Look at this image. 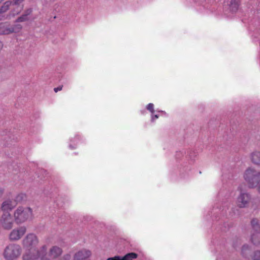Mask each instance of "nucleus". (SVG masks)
<instances>
[{"label": "nucleus", "mask_w": 260, "mask_h": 260, "mask_svg": "<svg viewBox=\"0 0 260 260\" xmlns=\"http://www.w3.org/2000/svg\"><path fill=\"white\" fill-rule=\"evenodd\" d=\"M141 114H143L144 113V111H141Z\"/></svg>", "instance_id": "nucleus-36"}, {"label": "nucleus", "mask_w": 260, "mask_h": 260, "mask_svg": "<svg viewBox=\"0 0 260 260\" xmlns=\"http://www.w3.org/2000/svg\"><path fill=\"white\" fill-rule=\"evenodd\" d=\"M249 250V246L248 245H244L242 246V254L244 256H246V253H245V251L246 250Z\"/></svg>", "instance_id": "nucleus-29"}, {"label": "nucleus", "mask_w": 260, "mask_h": 260, "mask_svg": "<svg viewBox=\"0 0 260 260\" xmlns=\"http://www.w3.org/2000/svg\"><path fill=\"white\" fill-rule=\"evenodd\" d=\"M85 138L79 133L76 134L73 137L69 139V148L71 150H74L78 147V146L85 142Z\"/></svg>", "instance_id": "nucleus-11"}, {"label": "nucleus", "mask_w": 260, "mask_h": 260, "mask_svg": "<svg viewBox=\"0 0 260 260\" xmlns=\"http://www.w3.org/2000/svg\"><path fill=\"white\" fill-rule=\"evenodd\" d=\"M28 17H26L23 14L20 17H19L16 20V22H22L28 20Z\"/></svg>", "instance_id": "nucleus-25"}, {"label": "nucleus", "mask_w": 260, "mask_h": 260, "mask_svg": "<svg viewBox=\"0 0 260 260\" xmlns=\"http://www.w3.org/2000/svg\"><path fill=\"white\" fill-rule=\"evenodd\" d=\"M39 241L36 235L32 233L27 234L22 241L24 248L27 249L24 254H27L33 250L39 251V249L36 247Z\"/></svg>", "instance_id": "nucleus-5"}, {"label": "nucleus", "mask_w": 260, "mask_h": 260, "mask_svg": "<svg viewBox=\"0 0 260 260\" xmlns=\"http://www.w3.org/2000/svg\"><path fill=\"white\" fill-rule=\"evenodd\" d=\"M71 258V255L67 254L64 255L62 257L60 258L58 260H69Z\"/></svg>", "instance_id": "nucleus-32"}, {"label": "nucleus", "mask_w": 260, "mask_h": 260, "mask_svg": "<svg viewBox=\"0 0 260 260\" xmlns=\"http://www.w3.org/2000/svg\"><path fill=\"white\" fill-rule=\"evenodd\" d=\"M239 6V0H231L230 9L232 12H236L238 9Z\"/></svg>", "instance_id": "nucleus-19"}, {"label": "nucleus", "mask_w": 260, "mask_h": 260, "mask_svg": "<svg viewBox=\"0 0 260 260\" xmlns=\"http://www.w3.org/2000/svg\"><path fill=\"white\" fill-rule=\"evenodd\" d=\"M251 225L253 233L251 236V242L255 245L259 244L260 242V225L256 219H253L251 221Z\"/></svg>", "instance_id": "nucleus-7"}, {"label": "nucleus", "mask_w": 260, "mask_h": 260, "mask_svg": "<svg viewBox=\"0 0 260 260\" xmlns=\"http://www.w3.org/2000/svg\"><path fill=\"white\" fill-rule=\"evenodd\" d=\"M62 88V86H59L57 87H56V88H54V91L55 92H58V91H60L61 90Z\"/></svg>", "instance_id": "nucleus-33"}, {"label": "nucleus", "mask_w": 260, "mask_h": 260, "mask_svg": "<svg viewBox=\"0 0 260 260\" xmlns=\"http://www.w3.org/2000/svg\"><path fill=\"white\" fill-rule=\"evenodd\" d=\"M91 251L85 249L76 252L74 256V260H84L91 255Z\"/></svg>", "instance_id": "nucleus-14"}, {"label": "nucleus", "mask_w": 260, "mask_h": 260, "mask_svg": "<svg viewBox=\"0 0 260 260\" xmlns=\"http://www.w3.org/2000/svg\"><path fill=\"white\" fill-rule=\"evenodd\" d=\"M26 195L23 193H20L18 194L15 198V200L14 201L16 205L18 203H22L26 200Z\"/></svg>", "instance_id": "nucleus-20"}, {"label": "nucleus", "mask_w": 260, "mask_h": 260, "mask_svg": "<svg viewBox=\"0 0 260 260\" xmlns=\"http://www.w3.org/2000/svg\"><path fill=\"white\" fill-rule=\"evenodd\" d=\"M259 192H260V185H259Z\"/></svg>", "instance_id": "nucleus-37"}, {"label": "nucleus", "mask_w": 260, "mask_h": 260, "mask_svg": "<svg viewBox=\"0 0 260 260\" xmlns=\"http://www.w3.org/2000/svg\"><path fill=\"white\" fill-rule=\"evenodd\" d=\"M14 219L9 212L3 213L0 217V222L5 230H10L13 226Z\"/></svg>", "instance_id": "nucleus-8"}, {"label": "nucleus", "mask_w": 260, "mask_h": 260, "mask_svg": "<svg viewBox=\"0 0 260 260\" xmlns=\"http://www.w3.org/2000/svg\"><path fill=\"white\" fill-rule=\"evenodd\" d=\"M4 188L0 187V198L2 197L4 193Z\"/></svg>", "instance_id": "nucleus-34"}, {"label": "nucleus", "mask_w": 260, "mask_h": 260, "mask_svg": "<svg viewBox=\"0 0 260 260\" xmlns=\"http://www.w3.org/2000/svg\"><path fill=\"white\" fill-rule=\"evenodd\" d=\"M16 206V203L10 199H7L4 201L1 207V209L4 212H9V211L12 210Z\"/></svg>", "instance_id": "nucleus-13"}, {"label": "nucleus", "mask_w": 260, "mask_h": 260, "mask_svg": "<svg viewBox=\"0 0 260 260\" xmlns=\"http://www.w3.org/2000/svg\"><path fill=\"white\" fill-rule=\"evenodd\" d=\"M244 178L249 188H258L260 186V171L253 168H247L244 173Z\"/></svg>", "instance_id": "nucleus-2"}, {"label": "nucleus", "mask_w": 260, "mask_h": 260, "mask_svg": "<svg viewBox=\"0 0 260 260\" xmlns=\"http://www.w3.org/2000/svg\"><path fill=\"white\" fill-rule=\"evenodd\" d=\"M252 162L256 165L260 166V152L254 151L250 155Z\"/></svg>", "instance_id": "nucleus-17"}, {"label": "nucleus", "mask_w": 260, "mask_h": 260, "mask_svg": "<svg viewBox=\"0 0 260 260\" xmlns=\"http://www.w3.org/2000/svg\"><path fill=\"white\" fill-rule=\"evenodd\" d=\"M63 215L60 213H58V219L57 220V222L58 224L61 223L64 221V218L66 217V215H63V218L62 217Z\"/></svg>", "instance_id": "nucleus-26"}, {"label": "nucleus", "mask_w": 260, "mask_h": 260, "mask_svg": "<svg viewBox=\"0 0 260 260\" xmlns=\"http://www.w3.org/2000/svg\"><path fill=\"white\" fill-rule=\"evenodd\" d=\"M160 116H167V114L166 115H163L161 113H153L152 114H151V119L150 121L151 122H154L155 120L159 118Z\"/></svg>", "instance_id": "nucleus-23"}, {"label": "nucleus", "mask_w": 260, "mask_h": 260, "mask_svg": "<svg viewBox=\"0 0 260 260\" xmlns=\"http://www.w3.org/2000/svg\"><path fill=\"white\" fill-rule=\"evenodd\" d=\"M219 213L222 215H224L226 214V210L224 208L221 209V208H214L211 212V215H215V217H216L217 214Z\"/></svg>", "instance_id": "nucleus-22"}, {"label": "nucleus", "mask_w": 260, "mask_h": 260, "mask_svg": "<svg viewBox=\"0 0 260 260\" xmlns=\"http://www.w3.org/2000/svg\"><path fill=\"white\" fill-rule=\"evenodd\" d=\"M184 153H185L184 151L177 152L176 155H175L176 159H180L181 157L184 156Z\"/></svg>", "instance_id": "nucleus-30"}, {"label": "nucleus", "mask_w": 260, "mask_h": 260, "mask_svg": "<svg viewBox=\"0 0 260 260\" xmlns=\"http://www.w3.org/2000/svg\"><path fill=\"white\" fill-rule=\"evenodd\" d=\"M250 199L251 196L248 193L241 191L237 199V205L239 208H246L248 206Z\"/></svg>", "instance_id": "nucleus-10"}, {"label": "nucleus", "mask_w": 260, "mask_h": 260, "mask_svg": "<svg viewBox=\"0 0 260 260\" xmlns=\"http://www.w3.org/2000/svg\"><path fill=\"white\" fill-rule=\"evenodd\" d=\"M197 156V154L195 151H190L188 155L190 161L188 162L184 161L183 163L181 165L180 168H177V170H170L169 172L170 178L172 179L174 178L177 174H179L181 177H185V175L187 174L190 170L191 166L192 165L193 160Z\"/></svg>", "instance_id": "nucleus-1"}, {"label": "nucleus", "mask_w": 260, "mask_h": 260, "mask_svg": "<svg viewBox=\"0 0 260 260\" xmlns=\"http://www.w3.org/2000/svg\"><path fill=\"white\" fill-rule=\"evenodd\" d=\"M138 255L135 252H129L123 256L116 255L114 257H109L107 260H136Z\"/></svg>", "instance_id": "nucleus-12"}, {"label": "nucleus", "mask_w": 260, "mask_h": 260, "mask_svg": "<svg viewBox=\"0 0 260 260\" xmlns=\"http://www.w3.org/2000/svg\"><path fill=\"white\" fill-rule=\"evenodd\" d=\"M21 251L22 249L19 245L10 243L5 248L3 256L6 260H15L19 257Z\"/></svg>", "instance_id": "nucleus-4"}, {"label": "nucleus", "mask_w": 260, "mask_h": 260, "mask_svg": "<svg viewBox=\"0 0 260 260\" xmlns=\"http://www.w3.org/2000/svg\"><path fill=\"white\" fill-rule=\"evenodd\" d=\"M10 28H12L14 30L13 32H17L21 29L22 26L20 24L10 25Z\"/></svg>", "instance_id": "nucleus-24"}, {"label": "nucleus", "mask_w": 260, "mask_h": 260, "mask_svg": "<svg viewBox=\"0 0 260 260\" xmlns=\"http://www.w3.org/2000/svg\"><path fill=\"white\" fill-rule=\"evenodd\" d=\"M32 12V9H28L26 11H25L23 14L26 17H28V16Z\"/></svg>", "instance_id": "nucleus-31"}, {"label": "nucleus", "mask_w": 260, "mask_h": 260, "mask_svg": "<svg viewBox=\"0 0 260 260\" xmlns=\"http://www.w3.org/2000/svg\"><path fill=\"white\" fill-rule=\"evenodd\" d=\"M253 260H260V251H256L254 253V255L253 256Z\"/></svg>", "instance_id": "nucleus-27"}, {"label": "nucleus", "mask_w": 260, "mask_h": 260, "mask_svg": "<svg viewBox=\"0 0 260 260\" xmlns=\"http://www.w3.org/2000/svg\"><path fill=\"white\" fill-rule=\"evenodd\" d=\"M146 109L149 111L151 114H152L153 113H162L163 115H167V113L164 111H162V110H154V104H152V103H149L146 106Z\"/></svg>", "instance_id": "nucleus-18"}, {"label": "nucleus", "mask_w": 260, "mask_h": 260, "mask_svg": "<svg viewBox=\"0 0 260 260\" xmlns=\"http://www.w3.org/2000/svg\"><path fill=\"white\" fill-rule=\"evenodd\" d=\"M47 247L46 245L42 246L39 251H32L27 254L23 255L24 260H36L40 258V260H51L47 256Z\"/></svg>", "instance_id": "nucleus-6"}, {"label": "nucleus", "mask_w": 260, "mask_h": 260, "mask_svg": "<svg viewBox=\"0 0 260 260\" xmlns=\"http://www.w3.org/2000/svg\"><path fill=\"white\" fill-rule=\"evenodd\" d=\"M0 35H9L13 33L14 30L10 28V25L6 23H0Z\"/></svg>", "instance_id": "nucleus-16"}, {"label": "nucleus", "mask_w": 260, "mask_h": 260, "mask_svg": "<svg viewBox=\"0 0 260 260\" xmlns=\"http://www.w3.org/2000/svg\"><path fill=\"white\" fill-rule=\"evenodd\" d=\"M10 6H11V1H7L5 2L0 7V14L4 13L7 12L9 10Z\"/></svg>", "instance_id": "nucleus-21"}, {"label": "nucleus", "mask_w": 260, "mask_h": 260, "mask_svg": "<svg viewBox=\"0 0 260 260\" xmlns=\"http://www.w3.org/2000/svg\"><path fill=\"white\" fill-rule=\"evenodd\" d=\"M62 252V250L60 248L56 246H54L50 249L49 256L53 259H55L59 256Z\"/></svg>", "instance_id": "nucleus-15"}, {"label": "nucleus", "mask_w": 260, "mask_h": 260, "mask_svg": "<svg viewBox=\"0 0 260 260\" xmlns=\"http://www.w3.org/2000/svg\"><path fill=\"white\" fill-rule=\"evenodd\" d=\"M13 216L17 224H21L32 218V210L30 207L20 206L14 211Z\"/></svg>", "instance_id": "nucleus-3"}, {"label": "nucleus", "mask_w": 260, "mask_h": 260, "mask_svg": "<svg viewBox=\"0 0 260 260\" xmlns=\"http://www.w3.org/2000/svg\"><path fill=\"white\" fill-rule=\"evenodd\" d=\"M24 0H13L11 1V5L18 6Z\"/></svg>", "instance_id": "nucleus-28"}, {"label": "nucleus", "mask_w": 260, "mask_h": 260, "mask_svg": "<svg viewBox=\"0 0 260 260\" xmlns=\"http://www.w3.org/2000/svg\"><path fill=\"white\" fill-rule=\"evenodd\" d=\"M26 232L25 226H20L13 229L9 234V239L11 241H17L22 238Z\"/></svg>", "instance_id": "nucleus-9"}, {"label": "nucleus", "mask_w": 260, "mask_h": 260, "mask_svg": "<svg viewBox=\"0 0 260 260\" xmlns=\"http://www.w3.org/2000/svg\"><path fill=\"white\" fill-rule=\"evenodd\" d=\"M3 46V43L1 41H0V50H1V49H2Z\"/></svg>", "instance_id": "nucleus-35"}]
</instances>
